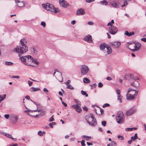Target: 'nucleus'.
Returning a JSON list of instances; mask_svg holds the SVG:
<instances>
[{
  "label": "nucleus",
  "instance_id": "3c124183",
  "mask_svg": "<svg viewBox=\"0 0 146 146\" xmlns=\"http://www.w3.org/2000/svg\"><path fill=\"white\" fill-rule=\"evenodd\" d=\"M94 1V0H86V2L87 3H90Z\"/></svg>",
  "mask_w": 146,
  "mask_h": 146
},
{
  "label": "nucleus",
  "instance_id": "473e14b6",
  "mask_svg": "<svg viewBox=\"0 0 146 146\" xmlns=\"http://www.w3.org/2000/svg\"><path fill=\"white\" fill-rule=\"evenodd\" d=\"M81 92L82 94L83 95H85L86 97H88V94L86 93V92L82 90L81 91Z\"/></svg>",
  "mask_w": 146,
  "mask_h": 146
},
{
  "label": "nucleus",
  "instance_id": "2eb2a0df",
  "mask_svg": "<svg viewBox=\"0 0 146 146\" xmlns=\"http://www.w3.org/2000/svg\"><path fill=\"white\" fill-rule=\"evenodd\" d=\"M80 106L81 105L75 104L72 106V107L77 112L80 113L82 111V110L80 107Z\"/></svg>",
  "mask_w": 146,
  "mask_h": 146
},
{
  "label": "nucleus",
  "instance_id": "49530a36",
  "mask_svg": "<svg viewBox=\"0 0 146 146\" xmlns=\"http://www.w3.org/2000/svg\"><path fill=\"white\" fill-rule=\"evenodd\" d=\"M117 138L121 140H122L123 139V136L120 135L118 136Z\"/></svg>",
  "mask_w": 146,
  "mask_h": 146
},
{
  "label": "nucleus",
  "instance_id": "774afa93",
  "mask_svg": "<svg viewBox=\"0 0 146 146\" xmlns=\"http://www.w3.org/2000/svg\"><path fill=\"white\" fill-rule=\"evenodd\" d=\"M25 98H26L27 99V100H30V97H29V96H26L25 97Z\"/></svg>",
  "mask_w": 146,
  "mask_h": 146
},
{
  "label": "nucleus",
  "instance_id": "f257e3e1",
  "mask_svg": "<svg viewBox=\"0 0 146 146\" xmlns=\"http://www.w3.org/2000/svg\"><path fill=\"white\" fill-rule=\"evenodd\" d=\"M19 59L23 64L27 66H35L38 64L36 60L29 55L20 57Z\"/></svg>",
  "mask_w": 146,
  "mask_h": 146
},
{
  "label": "nucleus",
  "instance_id": "37998d69",
  "mask_svg": "<svg viewBox=\"0 0 146 146\" xmlns=\"http://www.w3.org/2000/svg\"><path fill=\"white\" fill-rule=\"evenodd\" d=\"M106 124V121H102V124L104 126H105Z\"/></svg>",
  "mask_w": 146,
  "mask_h": 146
},
{
  "label": "nucleus",
  "instance_id": "4be33fe9",
  "mask_svg": "<svg viewBox=\"0 0 146 146\" xmlns=\"http://www.w3.org/2000/svg\"><path fill=\"white\" fill-rule=\"evenodd\" d=\"M135 33L133 31H132L131 32L129 33L127 31H126L124 33L125 35L129 36H130L132 35H133Z\"/></svg>",
  "mask_w": 146,
  "mask_h": 146
},
{
  "label": "nucleus",
  "instance_id": "393cba45",
  "mask_svg": "<svg viewBox=\"0 0 146 146\" xmlns=\"http://www.w3.org/2000/svg\"><path fill=\"white\" fill-rule=\"evenodd\" d=\"M83 81L84 83H89L90 82V80L86 78H84L83 79Z\"/></svg>",
  "mask_w": 146,
  "mask_h": 146
},
{
  "label": "nucleus",
  "instance_id": "0eeeda50",
  "mask_svg": "<svg viewBox=\"0 0 146 146\" xmlns=\"http://www.w3.org/2000/svg\"><path fill=\"white\" fill-rule=\"evenodd\" d=\"M116 120L118 123L122 124L124 122V117L123 113L121 111L118 112L116 117Z\"/></svg>",
  "mask_w": 146,
  "mask_h": 146
},
{
  "label": "nucleus",
  "instance_id": "6ab92c4d",
  "mask_svg": "<svg viewBox=\"0 0 146 146\" xmlns=\"http://www.w3.org/2000/svg\"><path fill=\"white\" fill-rule=\"evenodd\" d=\"M59 3L61 6L64 8H66L68 5V3L65 1L63 0H60L59 1Z\"/></svg>",
  "mask_w": 146,
  "mask_h": 146
},
{
  "label": "nucleus",
  "instance_id": "20e7f679",
  "mask_svg": "<svg viewBox=\"0 0 146 146\" xmlns=\"http://www.w3.org/2000/svg\"><path fill=\"white\" fill-rule=\"evenodd\" d=\"M42 7L44 9L47 11H50L52 12L56 13L59 11V10L58 8H55L54 6L49 3L46 4H43L42 5Z\"/></svg>",
  "mask_w": 146,
  "mask_h": 146
},
{
  "label": "nucleus",
  "instance_id": "4c0bfd02",
  "mask_svg": "<svg viewBox=\"0 0 146 146\" xmlns=\"http://www.w3.org/2000/svg\"><path fill=\"white\" fill-rule=\"evenodd\" d=\"M116 92L117 94V96H121L120 95V90H119V89H117L116 90Z\"/></svg>",
  "mask_w": 146,
  "mask_h": 146
},
{
  "label": "nucleus",
  "instance_id": "c03bdc74",
  "mask_svg": "<svg viewBox=\"0 0 146 146\" xmlns=\"http://www.w3.org/2000/svg\"><path fill=\"white\" fill-rule=\"evenodd\" d=\"M40 25H42L44 27L46 26V23L44 21L42 22L41 23Z\"/></svg>",
  "mask_w": 146,
  "mask_h": 146
},
{
  "label": "nucleus",
  "instance_id": "6e6d98bb",
  "mask_svg": "<svg viewBox=\"0 0 146 146\" xmlns=\"http://www.w3.org/2000/svg\"><path fill=\"white\" fill-rule=\"evenodd\" d=\"M120 96H117V100H119V101H120V102L121 103L122 102V100H121V98Z\"/></svg>",
  "mask_w": 146,
  "mask_h": 146
},
{
  "label": "nucleus",
  "instance_id": "f3484780",
  "mask_svg": "<svg viewBox=\"0 0 146 146\" xmlns=\"http://www.w3.org/2000/svg\"><path fill=\"white\" fill-rule=\"evenodd\" d=\"M136 96H133V95H131V94L127 93L126 96L127 99V100H133L134 99Z\"/></svg>",
  "mask_w": 146,
  "mask_h": 146
},
{
  "label": "nucleus",
  "instance_id": "2f4dec72",
  "mask_svg": "<svg viewBox=\"0 0 146 146\" xmlns=\"http://www.w3.org/2000/svg\"><path fill=\"white\" fill-rule=\"evenodd\" d=\"M32 52L34 54H36L37 53V51L34 48H33L31 50Z\"/></svg>",
  "mask_w": 146,
  "mask_h": 146
},
{
  "label": "nucleus",
  "instance_id": "a878e982",
  "mask_svg": "<svg viewBox=\"0 0 146 146\" xmlns=\"http://www.w3.org/2000/svg\"><path fill=\"white\" fill-rule=\"evenodd\" d=\"M137 138V134L136 133L134 136H132L131 137V139L133 141H135Z\"/></svg>",
  "mask_w": 146,
  "mask_h": 146
},
{
  "label": "nucleus",
  "instance_id": "412c9836",
  "mask_svg": "<svg viewBox=\"0 0 146 146\" xmlns=\"http://www.w3.org/2000/svg\"><path fill=\"white\" fill-rule=\"evenodd\" d=\"M30 90L31 92H36L40 90V89L38 88L32 87L30 88Z\"/></svg>",
  "mask_w": 146,
  "mask_h": 146
},
{
  "label": "nucleus",
  "instance_id": "a19ab883",
  "mask_svg": "<svg viewBox=\"0 0 146 146\" xmlns=\"http://www.w3.org/2000/svg\"><path fill=\"white\" fill-rule=\"evenodd\" d=\"M133 129L132 128H127L125 129V130L127 131H130L133 130Z\"/></svg>",
  "mask_w": 146,
  "mask_h": 146
},
{
  "label": "nucleus",
  "instance_id": "69168bd1",
  "mask_svg": "<svg viewBox=\"0 0 146 146\" xmlns=\"http://www.w3.org/2000/svg\"><path fill=\"white\" fill-rule=\"evenodd\" d=\"M70 80H68L65 83V84H66V85L67 86V84L69 85V84L70 83Z\"/></svg>",
  "mask_w": 146,
  "mask_h": 146
},
{
  "label": "nucleus",
  "instance_id": "338daca9",
  "mask_svg": "<svg viewBox=\"0 0 146 146\" xmlns=\"http://www.w3.org/2000/svg\"><path fill=\"white\" fill-rule=\"evenodd\" d=\"M106 79L108 80H112V78L110 77H108L106 78Z\"/></svg>",
  "mask_w": 146,
  "mask_h": 146
},
{
  "label": "nucleus",
  "instance_id": "bb28decb",
  "mask_svg": "<svg viewBox=\"0 0 146 146\" xmlns=\"http://www.w3.org/2000/svg\"><path fill=\"white\" fill-rule=\"evenodd\" d=\"M5 64L6 65L11 66L13 64V63L11 62L6 61L5 63Z\"/></svg>",
  "mask_w": 146,
  "mask_h": 146
},
{
  "label": "nucleus",
  "instance_id": "58836bf2",
  "mask_svg": "<svg viewBox=\"0 0 146 146\" xmlns=\"http://www.w3.org/2000/svg\"><path fill=\"white\" fill-rule=\"evenodd\" d=\"M6 136L11 139H15L13 138V137L12 136V135L9 134H7L6 135Z\"/></svg>",
  "mask_w": 146,
  "mask_h": 146
},
{
  "label": "nucleus",
  "instance_id": "9b49d317",
  "mask_svg": "<svg viewBox=\"0 0 146 146\" xmlns=\"http://www.w3.org/2000/svg\"><path fill=\"white\" fill-rule=\"evenodd\" d=\"M110 44L112 48H119L121 43L120 42L114 41L111 42Z\"/></svg>",
  "mask_w": 146,
  "mask_h": 146
},
{
  "label": "nucleus",
  "instance_id": "79ce46f5",
  "mask_svg": "<svg viewBox=\"0 0 146 146\" xmlns=\"http://www.w3.org/2000/svg\"><path fill=\"white\" fill-rule=\"evenodd\" d=\"M75 102L77 103L76 104H78V105H81V102L79 100H75Z\"/></svg>",
  "mask_w": 146,
  "mask_h": 146
},
{
  "label": "nucleus",
  "instance_id": "dca6fc26",
  "mask_svg": "<svg viewBox=\"0 0 146 146\" xmlns=\"http://www.w3.org/2000/svg\"><path fill=\"white\" fill-rule=\"evenodd\" d=\"M141 43L138 42L136 43L135 44V46H134L135 48L133 49H132V51H137L141 47Z\"/></svg>",
  "mask_w": 146,
  "mask_h": 146
},
{
  "label": "nucleus",
  "instance_id": "0e129e2a",
  "mask_svg": "<svg viewBox=\"0 0 146 146\" xmlns=\"http://www.w3.org/2000/svg\"><path fill=\"white\" fill-rule=\"evenodd\" d=\"M76 23V21L75 20H73L71 22V23L73 25H74Z\"/></svg>",
  "mask_w": 146,
  "mask_h": 146
},
{
  "label": "nucleus",
  "instance_id": "f8f14e48",
  "mask_svg": "<svg viewBox=\"0 0 146 146\" xmlns=\"http://www.w3.org/2000/svg\"><path fill=\"white\" fill-rule=\"evenodd\" d=\"M11 122L13 124L15 123L18 120V117L16 115H11L10 117Z\"/></svg>",
  "mask_w": 146,
  "mask_h": 146
},
{
  "label": "nucleus",
  "instance_id": "c85d7f7f",
  "mask_svg": "<svg viewBox=\"0 0 146 146\" xmlns=\"http://www.w3.org/2000/svg\"><path fill=\"white\" fill-rule=\"evenodd\" d=\"M6 96L5 94L0 95V100H1V102L5 98Z\"/></svg>",
  "mask_w": 146,
  "mask_h": 146
},
{
  "label": "nucleus",
  "instance_id": "6e6552de",
  "mask_svg": "<svg viewBox=\"0 0 146 146\" xmlns=\"http://www.w3.org/2000/svg\"><path fill=\"white\" fill-rule=\"evenodd\" d=\"M80 70L81 74L82 76H84L88 73L89 71V68L88 66L84 65L81 66Z\"/></svg>",
  "mask_w": 146,
  "mask_h": 146
},
{
  "label": "nucleus",
  "instance_id": "9d476101",
  "mask_svg": "<svg viewBox=\"0 0 146 146\" xmlns=\"http://www.w3.org/2000/svg\"><path fill=\"white\" fill-rule=\"evenodd\" d=\"M117 31L118 29L113 25H111L109 28V32L111 34L113 35L115 34Z\"/></svg>",
  "mask_w": 146,
  "mask_h": 146
},
{
  "label": "nucleus",
  "instance_id": "bf43d9fd",
  "mask_svg": "<svg viewBox=\"0 0 146 146\" xmlns=\"http://www.w3.org/2000/svg\"><path fill=\"white\" fill-rule=\"evenodd\" d=\"M88 24L90 25H93L94 24V23L92 21H90L88 22Z\"/></svg>",
  "mask_w": 146,
  "mask_h": 146
},
{
  "label": "nucleus",
  "instance_id": "603ef678",
  "mask_svg": "<svg viewBox=\"0 0 146 146\" xmlns=\"http://www.w3.org/2000/svg\"><path fill=\"white\" fill-rule=\"evenodd\" d=\"M43 91L48 94L47 93H48V91L46 88H44L43 89Z\"/></svg>",
  "mask_w": 146,
  "mask_h": 146
},
{
  "label": "nucleus",
  "instance_id": "f704fd0d",
  "mask_svg": "<svg viewBox=\"0 0 146 146\" xmlns=\"http://www.w3.org/2000/svg\"><path fill=\"white\" fill-rule=\"evenodd\" d=\"M66 88H68L72 90L74 89V88L70 84H67V87H66Z\"/></svg>",
  "mask_w": 146,
  "mask_h": 146
},
{
  "label": "nucleus",
  "instance_id": "1a4fd4ad",
  "mask_svg": "<svg viewBox=\"0 0 146 146\" xmlns=\"http://www.w3.org/2000/svg\"><path fill=\"white\" fill-rule=\"evenodd\" d=\"M136 112V108L134 106H133L126 111V114L127 116H130L135 113Z\"/></svg>",
  "mask_w": 146,
  "mask_h": 146
},
{
  "label": "nucleus",
  "instance_id": "a18cd8bd",
  "mask_svg": "<svg viewBox=\"0 0 146 146\" xmlns=\"http://www.w3.org/2000/svg\"><path fill=\"white\" fill-rule=\"evenodd\" d=\"M103 86V84L101 82H100L98 84V86L99 87L101 88Z\"/></svg>",
  "mask_w": 146,
  "mask_h": 146
},
{
  "label": "nucleus",
  "instance_id": "f03ea898",
  "mask_svg": "<svg viewBox=\"0 0 146 146\" xmlns=\"http://www.w3.org/2000/svg\"><path fill=\"white\" fill-rule=\"evenodd\" d=\"M125 78L130 82L131 86L136 88L139 86V84L137 80L139 79V76L137 74H127L125 76Z\"/></svg>",
  "mask_w": 146,
  "mask_h": 146
},
{
  "label": "nucleus",
  "instance_id": "c756f323",
  "mask_svg": "<svg viewBox=\"0 0 146 146\" xmlns=\"http://www.w3.org/2000/svg\"><path fill=\"white\" fill-rule=\"evenodd\" d=\"M45 132L44 131L43 132L41 131H39L38 132V134L40 136H42L44 135L45 134Z\"/></svg>",
  "mask_w": 146,
  "mask_h": 146
},
{
  "label": "nucleus",
  "instance_id": "aec40b11",
  "mask_svg": "<svg viewBox=\"0 0 146 146\" xmlns=\"http://www.w3.org/2000/svg\"><path fill=\"white\" fill-rule=\"evenodd\" d=\"M110 5L113 7L115 8H118L119 5L116 3L115 1H113L110 2Z\"/></svg>",
  "mask_w": 146,
  "mask_h": 146
},
{
  "label": "nucleus",
  "instance_id": "39448f33",
  "mask_svg": "<svg viewBox=\"0 0 146 146\" xmlns=\"http://www.w3.org/2000/svg\"><path fill=\"white\" fill-rule=\"evenodd\" d=\"M105 48H106L107 50H105L104 52L106 55L112 53V50L110 46L104 43H102L100 45V48L101 50H103Z\"/></svg>",
  "mask_w": 146,
  "mask_h": 146
},
{
  "label": "nucleus",
  "instance_id": "052dcab7",
  "mask_svg": "<svg viewBox=\"0 0 146 146\" xmlns=\"http://www.w3.org/2000/svg\"><path fill=\"white\" fill-rule=\"evenodd\" d=\"M141 40L142 41H143L145 42H146V38H141Z\"/></svg>",
  "mask_w": 146,
  "mask_h": 146
},
{
  "label": "nucleus",
  "instance_id": "423d86ee",
  "mask_svg": "<svg viewBox=\"0 0 146 146\" xmlns=\"http://www.w3.org/2000/svg\"><path fill=\"white\" fill-rule=\"evenodd\" d=\"M86 120L88 124L92 126H96L97 124L96 119L92 113L90 114L89 117H86Z\"/></svg>",
  "mask_w": 146,
  "mask_h": 146
},
{
  "label": "nucleus",
  "instance_id": "09e8293b",
  "mask_svg": "<svg viewBox=\"0 0 146 146\" xmlns=\"http://www.w3.org/2000/svg\"><path fill=\"white\" fill-rule=\"evenodd\" d=\"M53 115H52V116L50 118L49 120L50 121H52L54 120V119L53 117Z\"/></svg>",
  "mask_w": 146,
  "mask_h": 146
},
{
  "label": "nucleus",
  "instance_id": "c9c22d12",
  "mask_svg": "<svg viewBox=\"0 0 146 146\" xmlns=\"http://www.w3.org/2000/svg\"><path fill=\"white\" fill-rule=\"evenodd\" d=\"M56 124V123L55 122H53L52 123H49V125L50 127L51 128H53V125H55Z\"/></svg>",
  "mask_w": 146,
  "mask_h": 146
},
{
  "label": "nucleus",
  "instance_id": "4468645a",
  "mask_svg": "<svg viewBox=\"0 0 146 146\" xmlns=\"http://www.w3.org/2000/svg\"><path fill=\"white\" fill-rule=\"evenodd\" d=\"M127 93L133 95V96H137L138 94V92L132 89L131 88H129L127 92Z\"/></svg>",
  "mask_w": 146,
  "mask_h": 146
},
{
  "label": "nucleus",
  "instance_id": "8fccbe9b",
  "mask_svg": "<svg viewBox=\"0 0 146 146\" xmlns=\"http://www.w3.org/2000/svg\"><path fill=\"white\" fill-rule=\"evenodd\" d=\"M81 143L82 146H85V141L83 140H82L81 141Z\"/></svg>",
  "mask_w": 146,
  "mask_h": 146
},
{
  "label": "nucleus",
  "instance_id": "680f3d73",
  "mask_svg": "<svg viewBox=\"0 0 146 146\" xmlns=\"http://www.w3.org/2000/svg\"><path fill=\"white\" fill-rule=\"evenodd\" d=\"M32 111V110H25L24 111L25 112H26L27 113L29 114L28 112H29L30 111Z\"/></svg>",
  "mask_w": 146,
  "mask_h": 146
},
{
  "label": "nucleus",
  "instance_id": "a211bd4d",
  "mask_svg": "<svg viewBox=\"0 0 146 146\" xmlns=\"http://www.w3.org/2000/svg\"><path fill=\"white\" fill-rule=\"evenodd\" d=\"M85 12L83 9H80L77 10L76 15H81L85 14Z\"/></svg>",
  "mask_w": 146,
  "mask_h": 146
},
{
  "label": "nucleus",
  "instance_id": "13d9d810",
  "mask_svg": "<svg viewBox=\"0 0 146 146\" xmlns=\"http://www.w3.org/2000/svg\"><path fill=\"white\" fill-rule=\"evenodd\" d=\"M83 110L86 111H88V109L86 107V106L84 107H83Z\"/></svg>",
  "mask_w": 146,
  "mask_h": 146
},
{
  "label": "nucleus",
  "instance_id": "7ed1b4c3",
  "mask_svg": "<svg viewBox=\"0 0 146 146\" xmlns=\"http://www.w3.org/2000/svg\"><path fill=\"white\" fill-rule=\"evenodd\" d=\"M24 39H21L20 40L21 44L17 46L14 48L13 50L14 52L18 53L19 54V56L20 54H23L26 52L28 50V47L26 44L23 42Z\"/></svg>",
  "mask_w": 146,
  "mask_h": 146
},
{
  "label": "nucleus",
  "instance_id": "cd10ccee",
  "mask_svg": "<svg viewBox=\"0 0 146 146\" xmlns=\"http://www.w3.org/2000/svg\"><path fill=\"white\" fill-rule=\"evenodd\" d=\"M116 145V143L115 142L113 141L110 143L108 144L107 146H115Z\"/></svg>",
  "mask_w": 146,
  "mask_h": 146
},
{
  "label": "nucleus",
  "instance_id": "5fc2aeb1",
  "mask_svg": "<svg viewBox=\"0 0 146 146\" xmlns=\"http://www.w3.org/2000/svg\"><path fill=\"white\" fill-rule=\"evenodd\" d=\"M33 83V82H31L29 80L28 81V84L29 86H31Z\"/></svg>",
  "mask_w": 146,
  "mask_h": 146
},
{
  "label": "nucleus",
  "instance_id": "ea45409f",
  "mask_svg": "<svg viewBox=\"0 0 146 146\" xmlns=\"http://www.w3.org/2000/svg\"><path fill=\"white\" fill-rule=\"evenodd\" d=\"M97 85L95 83L94 84H91L90 85V86L91 87V89H93L94 88H96V86Z\"/></svg>",
  "mask_w": 146,
  "mask_h": 146
},
{
  "label": "nucleus",
  "instance_id": "864d4df0",
  "mask_svg": "<svg viewBox=\"0 0 146 146\" xmlns=\"http://www.w3.org/2000/svg\"><path fill=\"white\" fill-rule=\"evenodd\" d=\"M110 106V105L109 104H104L103 106V108L108 107Z\"/></svg>",
  "mask_w": 146,
  "mask_h": 146
},
{
  "label": "nucleus",
  "instance_id": "e433bc0d",
  "mask_svg": "<svg viewBox=\"0 0 146 146\" xmlns=\"http://www.w3.org/2000/svg\"><path fill=\"white\" fill-rule=\"evenodd\" d=\"M38 112H40V115H44L45 113V111H43L42 110H39Z\"/></svg>",
  "mask_w": 146,
  "mask_h": 146
},
{
  "label": "nucleus",
  "instance_id": "de8ad7c7",
  "mask_svg": "<svg viewBox=\"0 0 146 146\" xmlns=\"http://www.w3.org/2000/svg\"><path fill=\"white\" fill-rule=\"evenodd\" d=\"M4 117L5 118L7 119H8L9 117V115L7 114H5L4 115Z\"/></svg>",
  "mask_w": 146,
  "mask_h": 146
},
{
  "label": "nucleus",
  "instance_id": "b1692460",
  "mask_svg": "<svg viewBox=\"0 0 146 146\" xmlns=\"http://www.w3.org/2000/svg\"><path fill=\"white\" fill-rule=\"evenodd\" d=\"M100 3L102 5H106L108 4V2L106 0H104L100 2Z\"/></svg>",
  "mask_w": 146,
  "mask_h": 146
},
{
  "label": "nucleus",
  "instance_id": "4d7b16f0",
  "mask_svg": "<svg viewBox=\"0 0 146 146\" xmlns=\"http://www.w3.org/2000/svg\"><path fill=\"white\" fill-rule=\"evenodd\" d=\"M11 78H20V76H13L11 77Z\"/></svg>",
  "mask_w": 146,
  "mask_h": 146
},
{
  "label": "nucleus",
  "instance_id": "7c9ffc66",
  "mask_svg": "<svg viewBox=\"0 0 146 146\" xmlns=\"http://www.w3.org/2000/svg\"><path fill=\"white\" fill-rule=\"evenodd\" d=\"M82 138L88 141V140L91 138V137L84 135L83 136Z\"/></svg>",
  "mask_w": 146,
  "mask_h": 146
},
{
  "label": "nucleus",
  "instance_id": "5701e85b",
  "mask_svg": "<svg viewBox=\"0 0 146 146\" xmlns=\"http://www.w3.org/2000/svg\"><path fill=\"white\" fill-rule=\"evenodd\" d=\"M24 2H25L24 1H23L19 3V4H17V5L16 6V7H24L25 6Z\"/></svg>",
  "mask_w": 146,
  "mask_h": 146
},
{
  "label": "nucleus",
  "instance_id": "72a5a7b5",
  "mask_svg": "<svg viewBox=\"0 0 146 146\" xmlns=\"http://www.w3.org/2000/svg\"><path fill=\"white\" fill-rule=\"evenodd\" d=\"M128 4V3L127 1L126 0H125L124 1L123 4L121 5V7H123L127 5Z\"/></svg>",
  "mask_w": 146,
  "mask_h": 146
},
{
  "label": "nucleus",
  "instance_id": "ddd939ff",
  "mask_svg": "<svg viewBox=\"0 0 146 146\" xmlns=\"http://www.w3.org/2000/svg\"><path fill=\"white\" fill-rule=\"evenodd\" d=\"M84 40L89 43H91L92 42V36L90 35H86L84 38Z\"/></svg>",
  "mask_w": 146,
  "mask_h": 146
},
{
  "label": "nucleus",
  "instance_id": "e2e57ef3",
  "mask_svg": "<svg viewBox=\"0 0 146 146\" xmlns=\"http://www.w3.org/2000/svg\"><path fill=\"white\" fill-rule=\"evenodd\" d=\"M62 104H63L64 105L65 107H67V104L66 103H64V102L62 101Z\"/></svg>",
  "mask_w": 146,
  "mask_h": 146
}]
</instances>
